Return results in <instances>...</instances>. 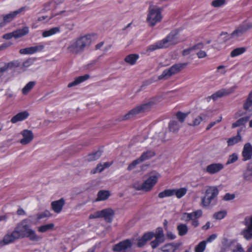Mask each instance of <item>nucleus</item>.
Instances as JSON below:
<instances>
[{
  "label": "nucleus",
  "instance_id": "nucleus-32",
  "mask_svg": "<svg viewBox=\"0 0 252 252\" xmlns=\"http://www.w3.org/2000/svg\"><path fill=\"white\" fill-rule=\"evenodd\" d=\"M249 117H242L232 124V128L244 126L248 122Z\"/></svg>",
  "mask_w": 252,
  "mask_h": 252
},
{
  "label": "nucleus",
  "instance_id": "nucleus-55",
  "mask_svg": "<svg viewBox=\"0 0 252 252\" xmlns=\"http://www.w3.org/2000/svg\"><path fill=\"white\" fill-rule=\"evenodd\" d=\"M191 214L192 219H196L197 218L200 217L202 216V212L201 210H198L195 212L191 213Z\"/></svg>",
  "mask_w": 252,
  "mask_h": 252
},
{
  "label": "nucleus",
  "instance_id": "nucleus-47",
  "mask_svg": "<svg viewBox=\"0 0 252 252\" xmlns=\"http://www.w3.org/2000/svg\"><path fill=\"white\" fill-rule=\"evenodd\" d=\"M188 115V113H184L181 112H178L176 114V116L177 119L179 120V121L181 123H183L184 122L185 119L187 117Z\"/></svg>",
  "mask_w": 252,
  "mask_h": 252
},
{
  "label": "nucleus",
  "instance_id": "nucleus-9",
  "mask_svg": "<svg viewBox=\"0 0 252 252\" xmlns=\"http://www.w3.org/2000/svg\"><path fill=\"white\" fill-rule=\"evenodd\" d=\"M153 234L155 239L152 240L150 244L152 249H155L165 242V236L163 230L161 227L157 228L155 232H153Z\"/></svg>",
  "mask_w": 252,
  "mask_h": 252
},
{
  "label": "nucleus",
  "instance_id": "nucleus-4",
  "mask_svg": "<svg viewBox=\"0 0 252 252\" xmlns=\"http://www.w3.org/2000/svg\"><path fill=\"white\" fill-rule=\"evenodd\" d=\"M179 42L178 32L173 31L171 32L165 38L149 46L147 49L148 52H153L156 50L167 48L174 45Z\"/></svg>",
  "mask_w": 252,
  "mask_h": 252
},
{
  "label": "nucleus",
  "instance_id": "nucleus-39",
  "mask_svg": "<svg viewBox=\"0 0 252 252\" xmlns=\"http://www.w3.org/2000/svg\"><path fill=\"white\" fill-rule=\"evenodd\" d=\"M173 195H175L178 198H180L185 195L187 192V189L186 188H180L179 189H173Z\"/></svg>",
  "mask_w": 252,
  "mask_h": 252
},
{
  "label": "nucleus",
  "instance_id": "nucleus-6",
  "mask_svg": "<svg viewBox=\"0 0 252 252\" xmlns=\"http://www.w3.org/2000/svg\"><path fill=\"white\" fill-rule=\"evenodd\" d=\"M159 177V175L158 173L152 174L142 184L138 182L135 183L133 185V188L137 190L149 191L156 184Z\"/></svg>",
  "mask_w": 252,
  "mask_h": 252
},
{
  "label": "nucleus",
  "instance_id": "nucleus-19",
  "mask_svg": "<svg viewBox=\"0 0 252 252\" xmlns=\"http://www.w3.org/2000/svg\"><path fill=\"white\" fill-rule=\"evenodd\" d=\"M223 168L221 163H213L208 165L206 167V172L211 174H216Z\"/></svg>",
  "mask_w": 252,
  "mask_h": 252
},
{
  "label": "nucleus",
  "instance_id": "nucleus-33",
  "mask_svg": "<svg viewBox=\"0 0 252 252\" xmlns=\"http://www.w3.org/2000/svg\"><path fill=\"white\" fill-rule=\"evenodd\" d=\"M55 225L53 223L41 225L37 227V230L39 232L44 233L54 229Z\"/></svg>",
  "mask_w": 252,
  "mask_h": 252
},
{
  "label": "nucleus",
  "instance_id": "nucleus-60",
  "mask_svg": "<svg viewBox=\"0 0 252 252\" xmlns=\"http://www.w3.org/2000/svg\"><path fill=\"white\" fill-rule=\"evenodd\" d=\"M237 28L239 29L243 33H244L245 32H246L248 31V30L247 29V27L246 26V25H245L244 22H243L240 25H239V26L237 27Z\"/></svg>",
  "mask_w": 252,
  "mask_h": 252
},
{
  "label": "nucleus",
  "instance_id": "nucleus-53",
  "mask_svg": "<svg viewBox=\"0 0 252 252\" xmlns=\"http://www.w3.org/2000/svg\"><path fill=\"white\" fill-rule=\"evenodd\" d=\"M181 220L185 221H189L190 220H192V216L191 213H184L183 214Z\"/></svg>",
  "mask_w": 252,
  "mask_h": 252
},
{
  "label": "nucleus",
  "instance_id": "nucleus-43",
  "mask_svg": "<svg viewBox=\"0 0 252 252\" xmlns=\"http://www.w3.org/2000/svg\"><path fill=\"white\" fill-rule=\"evenodd\" d=\"M35 82H29L22 89V93L24 94H27L33 88L35 85Z\"/></svg>",
  "mask_w": 252,
  "mask_h": 252
},
{
  "label": "nucleus",
  "instance_id": "nucleus-8",
  "mask_svg": "<svg viewBox=\"0 0 252 252\" xmlns=\"http://www.w3.org/2000/svg\"><path fill=\"white\" fill-rule=\"evenodd\" d=\"M188 64V63H176L170 68L164 70L162 74L158 77V80L168 79L172 75L181 71Z\"/></svg>",
  "mask_w": 252,
  "mask_h": 252
},
{
  "label": "nucleus",
  "instance_id": "nucleus-15",
  "mask_svg": "<svg viewBox=\"0 0 252 252\" xmlns=\"http://www.w3.org/2000/svg\"><path fill=\"white\" fill-rule=\"evenodd\" d=\"M242 155L243 161H247L252 158V146L250 143H247L244 145Z\"/></svg>",
  "mask_w": 252,
  "mask_h": 252
},
{
  "label": "nucleus",
  "instance_id": "nucleus-36",
  "mask_svg": "<svg viewBox=\"0 0 252 252\" xmlns=\"http://www.w3.org/2000/svg\"><path fill=\"white\" fill-rule=\"evenodd\" d=\"M138 58L139 56L138 55L130 54L126 57L125 61L130 65H133L136 63Z\"/></svg>",
  "mask_w": 252,
  "mask_h": 252
},
{
  "label": "nucleus",
  "instance_id": "nucleus-22",
  "mask_svg": "<svg viewBox=\"0 0 252 252\" xmlns=\"http://www.w3.org/2000/svg\"><path fill=\"white\" fill-rule=\"evenodd\" d=\"M29 116V113L27 111H23L13 117L11 119V122L15 124L18 122L22 121L26 119Z\"/></svg>",
  "mask_w": 252,
  "mask_h": 252
},
{
  "label": "nucleus",
  "instance_id": "nucleus-10",
  "mask_svg": "<svg viewBox=\"0 0 252 252\" xmlns=\"http://www.w3.org/2000/svg\"><path fill=\"white\" fill-rule=\"evenodd\" d=\"M237 88V86L235 85L228 89H221L211 96H208L206 98V99L207 101H209L211 99L215 101L219 98L222 97L224 96L228 95L233 93Z\"/></svg>",
  "mask_w": 252,
  "mask_h": 252
},
{
  "label": "nucleus",
  "instance_id": "nucleus-29",
  "mask_svg": "<svg viewBox=\"0 0 252 252\" xmlns=\"http://www.w3.org/2000/svg\"><path fill=\"white\" fill-rule=\"evenodd\" d=\"M110 194L109 191L101 190L98 192L96 201H104L108 199Z\"/></svg>",
  "mask_w": 252,
  "mask_h": 252
},
{
  "label": "nucleus",
  "instance_id": "nucleus-58",
  "mask_svg": "<svg viewBox=\"0 0 252 252\" xmlns=\"http://www.w3.org/2000/svg\"><path fill=\"white\" fill-rule=\"evenodd\" d=\"M101 218V211H97L93 214H91L89 216L90 219H97Z\"/></svg>",
  "mask_w": 252,
  "mask_h": 252
},
{
  "label": "nucleus",
  "instance_id": "nucleus-41",
  "mask_svg": "<svg viewBox=\"0 0 252 252\" xmlns=\"http://www.w3.org/2000/svg\"><path fill=\"white\" fill-rule=\"evenodd\" d=\"M173 195V189H165L160 192L158 194V197L160 198H163L165 197H170Z\"/></svg>",
  "mask_w": 252,
  "mask_h": 252
},
{
  "label": "nucleus",
  "instance_id": "nucleus-23",
  "mask_svg": "<svg viewBox=\"0 0 252 252\" xmlns=\"http://www.w3.org/2000/svg\"><path fill=\"white\" fill-rule=\"evenodd\" d=\"M64 204V200L61 198L59 200L53 201L51 203L52 208L57 213H59L62 210Z\"/></svg>",
  "mask_w": 252,
  "mask_h": 252
},
{
  "label": "nucleus",
  "instance_id": "nucleus-52",
  "mask_svg": "<svg viewBox=\"0 0 252 252\" xmlns=\"http://www.w3.org/2000/svg\"><path fill=\"white\" fill-rule=\"evenodd\" d=\"M226 215V212L225 211H221L214 214V217L217 220H221L223 219Z\"/></svg>",
  "mask_w": 252,
  "mask_h": 252
},
{
  "label": "nucleus",
  "instance_id": "nucleus-64",
  "mask_svg": "<svg viewBox=\"0 0 252 252\" xmlns=\"http://www.w3.org/2000/svg\"><path fill=\"white\" fill-rule=\"evenodd\" d=\"M196 55L197 57L200 59L205 58L207 56L206 53L205 51L202 50H200L199 52H198L196 53Z\"/></svg>",
  "mask_w": 252,
  "mask_h": 252
},
{
  "label": "nucleus",
  "instance_id": "nucleus-3",
  "mask_svg": "<svg viewBox=\"0 0 252 252\" xmlns=\"http://www.w3.org/2000/svg\"><path fill=\"white\" fill-rule=\"evenodd\" d=\"M91 43L89 35L79 36L71 40L66 48L68 53L73 55L80 54L89 48Z\"/></svg>",
  "mask_w": 252,
  "mask_h": 252
},
{
  "label": "nucleus",
  "instance_id": "nucleus-62",
  "mask_svg": "<svg viewBox=\"0 0 252 252\" xmlns=\"http://www.w3.org/2000/svg\"><path fill=\"white\" fill-rule=\"evenodd\" d=\"M220 36L222 37L223 42H226L230 38H232L231 37L230 35H228L226 32H222L220 34Z\"/></svg>",
  "mask_w": 252,
  "mask_h": 252
},
{
  "label": "nucleus",
  "instance_id": "nucleus-18",
  "mask_svg": "<svg viewBox=\"0 0 252 252\" xmlns=\"http://www.w3.org/2000/svg\"><path fill=\"white\" fill-rule=\"evenodd\" d=\"M101 218H104L105 221L111 222L114 215V211L111 208H107L101 210Z\"/></svg>",
  "mask_w": 252,
  "mask_h": 252
},
{
  "label": "nucleus",
  "instance_id": "nucleus-54",
  "mask_svg": "<svg viewBox=\"0 0 252 252\" xmlns=\"http://www.w3.org/2000/svg\"><path fill=\"white\" fill-rule=\"evenodd\" d=\"M155 81V80L153 78H150L149 79L145 80L144 82H143L142 85L140 87V90H142L143 89V88L151 84Z\"/></svg>",
  "mask_w": 252,
  "mask_h": 252
},
{
  "label": "nucleus",
  "instance_id": "nucleus-1",
  "mask_svg": "<svg viewBox=\"0 0 252 252\" xmlns=\"http://www.w3.org/2000/svg\"><path fill=\"white\" fill-rule=\"evenodd\" d=\"M31 220L26 219L16 225L14 230L8 232L4 235L3 239L0 241V248L14 242L21 238H28L31 241L37 242L42 237L38 235L35 231L30 227L29 223Z\"/></svg>",
  "mask_w": 252,
  "mask_h": 252
},
{
  "label": "nucleus",
  "instance_id": "nucleus-31",
  "mask_svg": "<svg viewBox=\"0 0 252 252\" xmlns=\"http://www.w3.org/2000/svg\"><path fill=\"white\" fill-rule=\"evenodd\" d=\"M243 178L246 182H252V169L251 168L248 167L244 171Z\"/></svg>",
  "mask_w": 252,
  "mask_h": 252
},
{
  "label": "nucleus",
  "instance_id": "nucleus-34",
  "mask_svg": "<svg viewBox=\"0 0 252 252\" xmlns=\"http://www.w3.org/2000/svg\"><path fill=\"white\" fill-rule=\"evenodd\" d=\"M29 33L28 27H24L22 29H19L13 32L14 37L17 38L24 36Z\"/></svg>",
  "mask_w": 252,
  "mask_h": 252
},
{
  "label": "nucleus",
  "instance_id": "nucleus-30",
  "mask_svg": "<svg viewBox=\"0 0 252 252\" xmlns=\"http://www.w3.org/2000/svg\"><path fill=\"white\" fill-rule=\"evenodd\" d=\"M203 48V44L202 43H199L193 47L189 48L188 49H185L182 52V55L183 56H186L190 54V53L193 50H199Z\"/></svg>",
  "mask_w": 252,
  "mask_h": 252
},
{
  "label": "nucleus",
  "instance_id": "nucleus-20",
  "mask_svg": "<svg viewBox=\"0 0 252 252\" xmlns=\"http://www.w3.org/2000/svg\"><path fill=\"white\" fill-rule=\"evenodd\" d=\"M20 65V63L18 61H15L5 63L3 66L0 67V77L3 75V73L6 72L8 69L18 67Z\"/></svg>",
  "mask_w": 252,
  "mask_h": 252
},
{
  "label": "nucleus",
  "instance_id": "nucleus-37",
  "mask_svg": "<svg viewBox=\"0 0 252 252\" xmlns=\"http://www.w3.org/2000/svg\"><path fill=\"white\" fill-rule=\"evenodd\" d=\"M102 152L101 151H97L94 153L89 154L86 158V160L89 161L95 160L99 158L101 155Z\"/></svg>",
  "mask_w": 252,
  "mask_h": 252
},
{
  "label": "nucleus",
  "instance_id": "nucleus-45",
  "mask_svg": "<svg viewBox=\"0 0 252 252\" xmlns=\"http://www.w3.org/2000/svg\"><path fill=\"white\" fill-rule=\"evenodd\" d=\"M206 246V241L200 242L194 249L195 252H203Z\"/></svg>",
  "mask_w": 252,
  "mask_h": 252
},
{
  "label": "nucleus",
  "instance_id": "nucleus-51",
  "mask_svg": "<svg viewBox=\"0 0 252 252\" xmlns=\"http://www.w3.org/2000/svg\"><path fill=\"white\" fill-rule=\"evenodd\" d=\"M34 59L29 58L24 61L22 64V68H25L29 67L30 65L33 63Z\"/></svg>",
  "mask_w": 252,
  "mask_h": 252
},
{
  "label": "nucleus",
  "instance_id": "nucleus-17",
  "mask_svg": "<svg viewBox=\"0 0 252 252\" xmlns=\"http://www.w3.org/2000/svg\"><path fill=\"white\" fill-rule=\"evenodd\" d=\"M43 48V45H39L21 49L20 50L19 52L21 54H32L36 52L41 51Z\"/></svg>",
  "mask_w": 252,
  "mask_h": 252
},
{
  "label": "nucleus",
  "instance_id": "nucleus-44",
  "mask_svg": "<svg viewBox=\"0 0 252 252\" xmlns=\"http://www.w3.org/2000/svg\"><path fill=\"white\" fill-rule=\"evenodd\" d=\"M205 115L204 114H201L197 116L193 121L192 124H188L189 126H196L200 124L201 121L205 118Z\"/></svg>",
  "mask_w": 252,
  "mask_h": 252
},
{
  "label": "nucleus",
  "instance_id": "nucleus-12",
  "mask_svg": "<svg viewBox=\"0 0 252 252\" xmlns=\"http://www.w3.org/2000/svg\"><path fill=\"white\" fill-rule=\"evenodd\" d=\"M244 224L246 227L241 232L244 238L247 240L252 239V217L245 219Z\"/></svg>",
  "mask_w": 252,
  "mask_h": 252
},
{
  "label": "nucleus",
  "instance_id": "nucleus-61",
  "mask_svg": "<svg viewBox=\"0 0 252 252\" xmlns=\"http://www.w3.org/2000/svg\"><path fill=\"white\" fill-rule=\"evenodd\" d=\"M235 198V195L233 194L226 193L223 196V200L225 201H229Z\"/></svg>",
  "mask_w": 252,
  "mask_h": 252
},
{
  "label": "nucleus",
  "instance_id": "nucleus-40",
  "mask_svg": "<svg viewBox=\"0 0 252 252\" xmlns=\"http://www.w3.org/2000/svg\"><path fill=\"white\" fill-rule=\"evenodd\" d=\"M246 49L245 47L237 48L231 51L230 56L231 57H235L240 55L243 54L246 51Z\"/></svg>",
  "mask_w": 252,
  "mask_h": 252
},
{
  "label": "nucleus",
  "instance_id": "nucleus-25",
  "mask_svg": "<svg viewBox=\"0 0 252 252\" xmlns=\"http://www.w3.org/2000/svg\"><path fill=\"white\" fill-rule=\"evenodd\" d=\"M89 78H90V75L88 74H85L83 76H79L78 77H77L76 78H75L73 81L69 83L68 84L67 87L68 88H71L72 87L76 86V85L83 82L84 81L87 80Z\"/></svg>",
  "mask_w": 252,
  "mask_h": 252
},
{
  "label": "nucleus",
  "instance_id": "nucleus-49",
  "mask_svg": "<svg viewBox=\"0 0 252 252\" xmlns=\"http://www.w3.org/2000/svg\"><path fill=\"white\" fill-rule=\"evenodd\" d=\"M243 33L237 28L231 33L230 36L233 38H237L242 36Z\"/></svg>",
  "mask_w": 252,
  "mask_h": 252
},
{
  "label": "nucleus",
  "instance_id": "nucleus-11",
  "mask_svg": "<svg viewBox=\"0 0 252 252\" xmlns=\"http://www.w3.org/2000/svg\"><path fill=\"white\" fill-rule=\"evenodd\" d=\"M132 246V241L130 239H126L115 245L113 251L118 252H129L127 250L130 249Z\"/></svg>",
  "mask_w": 252,
  "mask_h": 252
},
{
  "label": "nucleus",
  "instance_id": "nucleus-28",
  "mask_svg": "<svg viewBox=\"0 0 252 252\" xmlns=\"http://www.w3.org/2000/svg\"><path fill=\"white\" fill-rule=\"evenodd\" d=\"M64 0H53L45 4L44 7L46 10H49L53 8H56L57 6L63 2Z\"/></svg>",
  "mask_w": 252,
  "mask_h": 252
},
{
  "label": "nucleus",
  "instance_id": "nucleus-2",
  "mask_svg": "<svg viewBox=\"0 0 252 252\" xmlns=\"http://www.w3.org/2000/svg\"><path fill=\"white\" fill-rule=\"evenodd\" d=\"M162 100V96L160 95L152 97L140 105L134 107L125 115L120 116L118 120L119 121H127L139 113L149 111L155 105L160 102Z\"/></svg>",
  "mask_w": 252,
  "mask_h": 252
},
{
  "label": "nucleus",
  "instance_id": "nucleus-13",
  "mask_svg": "<svg viewBox=\"0 0 252 252\" xmlns=\"http://www.w3.org/2000/svg\"><path fill=\"white\" fill-rule=\"evenodd\" d=\"M27 8V6H24L19 9L12 11L7 14L3 15V22L4 23H7L13 20L18 14L26 10Z\"/></svg>",
  "mask_w": 252,
  "mask_h": 252
},
{
  "label": "nucleus",
  "instance_id": "nucleus-50",
  "mask_svg": "<svg viewBox=\"0 0 252 252\" xmlns=\"http://www.w3.org/2000/svg\"><path fill=\"white\" fill-rule=\"evenodd\" d=\"M225 3V0H214L211 2V5L214 7H220Z\"/></svg>",
  "mask_w": 252,
  "mask_h": 252
},
{
  "label": "nucleus",
  "instance_id": "nucleus-57",
  "mask_svg": "<svg viewBox=\"0 0 252 252\" xmlns=\"http://www.w3.org/2000/svg\"><path fill=\"white\" fill-rule=\"evenodd\" d=\"M225 66L224 65H220L217 67V72L220 74L224 75L226 73L225 70Z\"/></svg>",
  "mask_w": 252,
  "mask_h": 252
},
{
  "label": "nucleus",
  "instance_id": "nucleus-14",
  "mask_svg": "<svg viewBox=\"0 0 252 252\" xmlns=\"http://www.w3.org/2000/svg\"><path fill=\"white\" fill-rule=\"evenodd\" d=\"M21 133L23 136V138L20 140V143L22 145H25L28 144L33 139V134L30 130L24 129Z\"/></svg>",
  "mask_w": 252,
  "mask_h": 252
},
{
  "label": "nucleus",
  "instance_id": "nucleus-5",
  "mask_svg": "<svg viewBox=\"0 0 252 252\" xmlns=\"http://www.w3.org/2000/svg\"><path fill=\"white\" fill-rule=\"evenodd\" d=\"M162 8L157 5H150L146 18V21L149 26L154 27L161 21L162 18Z\"/></svg>",
  "mask_w": 252,
  "mask_h": 252
},
{
  "label": "nucleus",
  "instance_id": "nucleus-21",
  "mask_svg": "<svg viewBox=\"0 0 252 252\" xmlns=\"http://www.w3.org/2000/svg\"><path fill=\"white\" fill-rule=\"evenodd\" d=\"M178 245L174 243H168L160 247L157 252H175Z\"/></svg>",
  "mask_w": 252,
  "mask_h": 252
},
{
  "label": "nucleus",
  "instance_id": "nucleus-56",
  "mask_svg": "<svg viewBox=\"0 0 252 252\" xmlns=\"http://www.w3.org/2000/svg\"><path fill=\"white\" fill-rule=\"evenodd\" d=\"M222 120V117L220 116L219 119L215 122L210 123L206 127V130H208L214 126L216 124L220 122Z\"/></svg>",
  "mask_w": 252,
  "mask_h": 252
},
{
  "label": "nucleus",
  "instance_id": "nucleus-24",
  "mask_svg": "<svg viewBox=\"0 0 252 252\" xmlns=\"http://www.w3.org/2000/svg\"><path fill=\"white\" fill-rule=\"evenodd\" d=\"M242 131V128L238 130L237 134L236 136L232 137L228 139L227 141V146H231L235 144L242 141V137L240 135V132Z\"/></svg>",
  "mask_w": 252,
  "mask_h": 252
},
{
  "label": "nucleus",
  "instance_id": "nucleus-48",
  "mask_svg": "<svg viewBox=\"0 0 252 252\" xmlns=\"http://www.w3.org/2000/svg\"><path fill=\"white\" fill-rule=\"evenodd\" d=\"M238 155L236 153H233L229 156L228 160L226 162V164H229L235 162L238 160Z\"/></svg>",
  "mask_w": 252,
  "mask_h": 252
},
{
  "label": "nucleus",
  "instance_id": "nucleus-63",
  "mask_svg": "<svg viewBox=\"0 0 252 252\" xmlns=\"http://www.w3.org/2000/svg\"><path fill=\"white\" fill-rule=\"evenodd\" d=\"M104 170V168H103L102 166V164H97L96 167L95 168V169H94V170L93 171H92L91 172L93 174H94L96 172H101L102 171H103Z\"/></svg>",
  "mask_w": 252,
  "mask_h": 252
},
{
  "label": "nucleus",
  "instance_id": "nucleus-42",
  "mask_svg": "<svg viewBox=\"0 0 252 252\" xmlns=\"http://www.w3.org/2000/svg\"><path fill=\"white\" fill-rule=\"evenodd\" d=\"M51 216V214L48 210H45L42 212L37 213L36 215V220L38 221L45 218H49Z\"/></svg>",
  "mask_w": 252,
  "mask_h": 252
},
{
  "label": "nucleus",
  "instance_id": "nucleus-27",
  "mask_svg": "<svg viewBox=\"0 0 252 252\" xmlns=\"http://www.w3.org/2000/svg\"><path fill=\"white\" fill-rule=\"evenodd\" d=\"M180 127V125L178 122L176 120L171 121L168 124V129L169 131L173 133H177Z\"/></svg>",
  "mask_w": 252,
  "mask_h": 252
},
{
  "label": "nucleus",
  "instance_id": "nucleus-35",
  "mask_svg": "<svg viewBox=\"0 0 252 252\" xmlns=\"http://www.w3.org/2000/svg\"><path fill=\"white\" fill-rule=\"evenodd\" d=\"M60 31V28L59 27H54L51 28L47 31H45L42 32V36L44 37H47L53 35Z\"/></svg>",
  "mask_w": 252,
  "mask_h": 252
},
{
  "label": "nucleus",
  "instance_id": "nucleus-38",
  "mask_svg": "<svg viewBox=\"0 0 252 252\" xmlns=\"http://www.w3.org/2000/svg\"><path fill=\"white\" fill-rule=\"evenodd\" d=\"M177 229L178 231L179 235L181 236L185 235L188 231V226L185 224H180L177 226Z\"/></svg>",
  "mask_w": 252,
  "mask_h": 252
},
{
  "label": "nucleus",
  "instance_id": "nucleus-59",
  "mask_svg": "<svg viewBox=\"0 0 252 252\" xmlns=\"http://www.w3.org/2000/svg\"><path fill=\"white\" fill-rule=\"evenodd\" d=\"M252 105V100L247 99V101L244 103L243 107L245 110H248Z\"/></svg>",
  "mask_w": 252,
  "mask_h": 252
},
{
  "label": "nucleus",
  "instance_id": "nucleus-7",
  "mask_svg": "<svg viewBox=\"0 0 252 252\" xmlns=\"http://www.w3.org/2000/svg\"><path fill=\"white\" fill-rule=\"evenodd\" d=\"M219 190L217 187L208 186L207 187L204 196L201 198V204L203 207L209 206L212 201L218 196Z\"/></svg>",
  "mask_w": 252,
  "mask_h": 252
},
{
  "label": "nucleus",
  "instance_id": "nucleus-46",
  "mask_svg": "<svg viewBox=\"0 0 252 252\" xmlns=\"http://www.w3.org/2000/svg\"><path fill=\"white\" fill-rule=\"evenodd\" d=\"M142 163L139 159L138 158L133 161H132L127 166V170L128 171H131L136 167V166Z\"/></svg>",
  "mask_w": 252,
  "mask_h": 252
},
{
  "label": "nucleus",
  "instance_id": "nucleus-16",
  "mask_svg": "<svg viewBox=\"0 0 252 252\" xmlns=\"http://www.w3.org/2000/svg\"><path fill=\"white\" fill-rule=\"evenodd\" d=\"M153 232H148L145 233L141 238L137 239V246L141 248L145 246L147 243L153 238Z\"/></svg>",
  "mask_w": 252,
  "mask_h": 252
},
{
  "label": "nucleus",
  "instance_id": "nucleus-26",
  "mask_svg": "<svg viewBox=\"0 0 252 252\" xmlns=\"http://www.w3.org/2000/svg\"><path fill=\"white\" fill-rule=\"evenodd\" d=\"M155 155V153L152 150H147L143 152L138 158L141 162L149 160Z\"/></svg>",
  "mask_w": 252,
  "mask_h": 252
}]
</instances>
